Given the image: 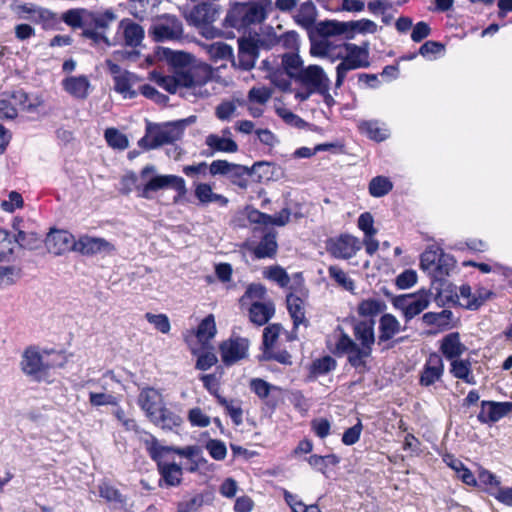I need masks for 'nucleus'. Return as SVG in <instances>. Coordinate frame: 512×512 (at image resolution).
Masks as SVG:
<instances>
[{
	"label": "nucleus",
	"instance_id": "nucleus-1",
	"mask_svg": "<svg viewBox=\"0 0 512 512\" xmlns=\"http://www.w3.org/2000/svg\"><path fill=\"white\" fill-rule=\"evenodd\" d=\"M118 16L112 8L102 11H92L85 8L67 10L61 19L72 29H80L81 36L91 40L93 45L104 44L107 47L123 44L126 47L136 48L144 38L143 28L131 19H122L118 24V31L122 38L115 36L112 39L106 35L107 30L117 20Z\"/></svg>",
	"mask_w": 512,
	"mask_h": 512
},
{
	"label": "nucleus",
	"instance_id": "nucleus-2",
	"mask_svg": "<svg viewBox=\"0 0 512 512\" xmlns=\"http://www.w3.org/2000/svg\"><path fill=\"white\" fill-rule=\"evenodd\" d=\"M163 61L171 75H162V88L170 93H175L178 87L196 91L212 78L210 66L197 63L188 52L162 47Z\"/></svg>",
	"mask_w": 512,
	"mask_h": 512
},
{
	"label": "nucleus",
	"instance_id": "nucleus-3",
	"mask_svg": "<svg viewBox=\"0 0 512 512\" xmlns=\"http://www.w3.org/2000/svg\"><path fill=\"white\" fill-rule=\"evenodd\" d=\"M374 326V319L356 320L353 323V335L359 344L344 332L336 342L337 351L346 354L348 363L360 373L368 369L367 359L372 354L376 340Z\"/></svg>",
	"mask_w": 512,
	"mask_h": 512
},
{
	"label": "nucleus",
	"instance_id": "nucleus-4",
	"mask_svg": "<svg viewBox=\"0 0 512 512\" xmlns=\"http://www.w3.org/2000/svg\"><path fill=\"white\" fill-rule=\"evenodd\" d=\"M273 10L272 0H259L249 3H235L228 11L225 22L236 29H245L262 23Z\"/></svg>",
	"mask_w": 512,
	"mask_h": 512
},
{
	"label": "nucleus",
	"instance_id": "nucleus-5",
	"mask_svg": "<svg viewBox=\"0 0 512 512\" xmlns=\"http://www.w3.org/2000/svg\"><path fill=\"white\" fill-rule=\"evenodd\" d=\"M120 183L121 193L129 194L135 190L139 197L151 199L160 190V175L155 166L147 165L139 174L127 172Z\"/></svg>",
	"mask_w": 512,
	"mask_h": 512
},
{
	"label": "nucleus",
	"instance_id": "nucleus-6",
	"mask_svg": "<svg viewBox=\"0 0 512 512\" xmlns=\"http://www.w3.org/2000/svg\"><path fill=\"white\" fill-rule=\"evenodd\" d=\"M218 17L217 5L212 3L203 2L196 5L188 16L190 24L197 28H202L203 36L206 38H215L219 35V31L210 27Z\"/></svg>",
	"mask_w": 512,
	"mask_h": 512
},
{
	"label": "nucleus",
	"instance_id": "nucleus-7",
	"mask_svg": "<svg viewBox=\"0 0 512 512\" xmlns=\"http://www.w3.org/2000/svg\"><path fill=\"white\" fill-rule=\"evenodd\" d=\"M431 292L421 290L416 294L400 295L393 299L395 308L402 310L407 321L423 312L430 304Z\"/></svg>",
	"mask_w": 512,
	"mask_h": 512
},
{
	"label": "nucleus",
	"instance_id": "nucleus-8",
	"mask_svg": "<svg viewBox=\"0 0 512 512\" xmlns=\"http://www.w3.org/2000/svg\"><path fill=\"white\" fill-rule=\"evenodd\" d=\"M295 82L321 95H325L330 88V79L323 68L318 65L305 67L295 79Z\"/></svg>",
	"mask_w": 512,
	"mask_h": 512
},
{
	"label": "nucleus",
	"instance_id": "nucleus-9",
	"mask_svg": "<svg viewBox=\"0 0 512 512\" xmlns=\"http://www.w3.org/2000/svg\"><path fill=\"white\" fill-rule=\"evenodd\" d=\"M362 248V243L358 238L349 234H342L338 237L330 238L326 242L327 252L337 259H350L356 255Z\"/></svg>",
	"mask_w": 512,
	"mask_h": 512
},
{
	"label": "nucleus",
	"instance_id": "nucleus-10",
	"mask_svg": "<svg viewBox=\"0 0 512 512\" xmlns=\"http://www.w3.org/2000/svg\"><path fill=\"white\" fill-rule=\"evenodd\" d=\"M249 341L246 338L236 337L224 341L220 345L222 361L230 366L248 356Z\"/></svg>",
	"mask_w": 512,
	"mask_h": 512
},
{
	"label": "nucleus",
	"instance_id": "nucleus-11",
	"mask_svg": "<svg viewBox=\"0 0 512 512\" xmlns=\"http://www.w3.org/2000/svg\"><path fill=\"white\" fill-rule=\"evenodd\" d=\"M74 236L66 230L52 229L46 236L45 246L49 253L62 255L68 251H75Z\"/></svg>",
	"mask_w": 512,
	"mask_h": 512
},
{
	"label": "nucleus",
	"instance_id": "nucleus-12",
	"mask_svg": "<svg viewBox=\"0 0 512 512\" xmlns=\"http://www.w3.org/2000/svg\"><path fill=\"white\" fill-rule=\"evenodd\" d=\"M512 413V402L482 401L477 418L481 423H495Z\"/></svg>",
	"mask_w": 512,
	"mask_h": 512
},
{
	"label": "nucleus",
	"instance_id": "nucleus-13",
	"mask_svg": "<svg viewBox=\"0 0 512 512\" xmlns=\"http://www.w3.org/2000/svg\"><path fill=\"white\" fill-rule=\"evenodd\" d=\"M238 44V55L237 59L233 60V65L248 71L255 65L259 55V47L252 39H239Z\"/></svg>",
	"mask_w": 512,
	"mask_h": 512
},
{
	"label": "nucleus",
	"instance_id": "nucleus-14",
	"mask_svg": "<svg viewBox=\"0 0 512 512\" xmlns=\"http://www.w3.org/2000/svg\"><path fill=\"white\" fill-rule=\"evenodd\" d=\"M443 373L444 363L441 356L437 353H432L424 364L419 383L424 387L431 386L441 379Z\"/></svg>",
	"mask_w": 512,
	"mask_h": 512
},
{
	"label": "nucleus",
	"instance_id": "nucleus-15",
	"mask_svg": "<svg viewBox=\"0 0 512 512\" xmlns=\"http://www.w3.org/2000/svg\"><path fill=\"white\" fill-rule=\"evenodd\" d=\"M138 404L153 422L160 421V392L154 388H144L138 397Z\"/></svg>",
	"mask_w": 512,
	"mask_h": 512
},
{
	"label": "nucleus",
	"instance_id": "nucleus-16",
	"mask_svg": "<svg viewBox=\"0 0 512 512\" xmlns=\"http://www.w3.org/2000/svg\"><path fill=\"white\" fill-rule=\"evenodd\" d=\"M21 368L25 374L38 378V375L46 372L50 366L43 362L40 353L35 347H29L23 353Z\"/></svg>",
	"mask_w": 512,
	"mask_h": 512
},
{
	"label": "nucleus",
	"instance_id": "nucleus-17",
	"mask_svg": "<svg viewBox=\"0 0 512 512\" xmlns=\"http://www.w3.org/2000/svg\"><path fill=\"white\" fill-rule=\"evenodd\" d=\"M122 424L127 430H135L139 434L140 442L144 444L160 471V447L157 438L146 431H138L137 424L133 419L126 418L123 420Z\"/></svg>",
	"mask_w": 512,
	"mask_h": 512
},
{
	"label": "nucleus",
	"instance_id": "nucleus-18",
	"mask_svg": "<svg viewBox=\"0 0 512 512\" xmlns=\"http://www.w3.org/2000/svg\"><path fill=\"white\" fill-rule=\"evenodd\" d=\"M402 327L398 319L390 314H383L378 323V344L387 343L402 331Z\"/></svg>",
	"mask_w": 512,
	"mask_h": 512
},
{
	"label": "nucleus",
	"instance_id": "nucleus-19",
	"mask_svg": "<svg viewBox=\"0 0 512 512\" xmlns=\"http://www.w3.org/2000/svg\"><path fill=\"white\" fill-rule=\"evenodd\" d=\"M63 89L78 100H85L89 95L91 83L87 76H70L62 81Z\"/></svg>",
	"mask_w": 512,
	"mask_h": 512
},
{
	"label": "nucleus",
	"instance_id": "nucleus-20",
	"mask_svg": "<svg viewBox=\"0 0 512 512\" xmlns=\"http://www.w3.org/2000/svg\"><path fill=\"white\" fill-rule=\"evenodd\" d=\"M286 303L294 328H298L300 325L308 327L309 321L305 316V298L295 293H289Z\"/></svg>",
	"mask_w": 512,
	"mask_h": 512
},
{
	"label": "nucleus",
	"instance_id": "nucleus-21",
	"mask_svg": "<svg viewBox=\"0 0 512 512\" xmlns=\"http://www.w3.org/2000/svg\"><path fill=\"white\" fill-rule=\"evenodd\" d=\"M112 245L103 238L82 236L75 244V251L83 255H95L109 251Z\"/></svg>",
	"mask_w": 512,
	"mask_h": 512
},
{
	"label": "nucleus",
	"instance_id": "nucleus-22",
	"mask_svg": "<svg viewBox=\"0 0 512 512\" xmlns=\"http://www.w3.org/2000/svg\"><path fill=\"white\" fill-rule=\"evenodd\" d=\"M262 168L267 170L268 166L263 163H254V165L249 168L243 165L235 164L227 178L231 181V183L245 190L249 184L248 176H250V173H257Z\"/></svg>",
	"mask_w": 512,
	"mask_h": 512
},
{
	"label": "nucleus",
	"instance_id": "nucleus-23",
	"mask_svg": "<svg viewBox=\"0 0 512 512\" xmlns=\"http://www.w3.org/2000/svg\"><path fill=\"white\" fill-rule=\"evenodd\" d=\"M276 237L277 234L274 231L265 233L260 242L251 249L255 258H273L276 255L278 249Z\"/></svg>",
	"mask_w": 512,
	"mask_h": 512
},
{
	"label": "nucleus",
	"instance_id": "nucleus-24",
	"mask_svg": "<svg viewBox=\"0 0 512 512\" xmlns=\"http://www.w3.org/2000/svg\"><path fill=\"white\" fill-rule=\"evenodd\" d=\"M183 24L174 15H162V41H180L183 39Z\"/></svg>",
	"mask_w": 512,
	"mask_h": 512
},
{
	"label": "nucleus",
	"instance_id": "nucleus-25",
	"mask_svg": "<svg viewBox=\"0 0 512 512\" xmlns=\"http://www.w3.org/2000/svg\"><path fill=\"white\" fill-rule=\"evenodd\" d=\"M205 143L210 149L204 152L206 156H213L215 152L234 153L238 150V145L234 140L216 134H209Z\"/></svg>",
	"mask_w": 512,
	"mask_h": 512
},
{
	"label": "nucleus",
	"instance_id": "nucleus-26",
	"mask_svg": "<svg viewBox=\"0 0 512 512\" xmlns=\"http://www.w3.org/2000/svg\"><path fill=\"white\" fill-rule=\"evenodd\" d=\"M440 349L447 359L454 360L465 352L466 347L461 343L459 333L453 332L442 339Z\"/></svg>",
	"mask_w": 512,
	"mask_h": 512
},
{
	"label": "nucleus",
	"instance_id": "nucleus-27",
	"mask_svg": "<svg viewBox=\"0 0 512 512\" xmlns=\"http://www.w3.org/2000/svg\"><path fill=\"white\" fill-rule=\"evenodd\" d=\"M275 308L273 303L254 302L249 310L250 320L254 324L261 326L266 324L274 315Z\"/></svg>",
	"mask_w": 512,
	"mask_h": 512
},
{
	"label": "nucleus",
	"instance_id": "nucleus-28",
	"mask_svg": "<svg viewBox=\"0 0 512 512\" xmlns=\"http://www.w3.org/2000/svg\"><path fill=\"white\" fill-rule=\"evenodd\" d=\"M295 22L305 29L311 28L317 18V9L311 0L303 2L294 15Z\"/></svg>",
	"mask_w": 512,
	"mask_h": 512
},
{
	"label": "nucleus",
	"instance_id": "nucleus-29",
	"mask_svg": "<svg viewBox=\"0 0 512 512\" xmlns=\"http://www.w3.org/2000/svg\"><path fill=\"white\" fill-rule=\"evenodd\" d=\"M195 197L203 205L218 203L220 206H226L228 203V199L225 196L214 193L212 187L207 183H200L196 186Z\"/></svg>",
	"mask_w": 512,
	"mask_h": 512
},
{
	"label": "nucleus",
	"instance_id": "nucleus-30",
	"mask_svg": "<svg viewBox=\"0 0 512 512\" xmlns=\"http://www.w3.org/2000/svg\"><path fill=\"white\" fill-rule=\"evenodd\" d=\"M186 125V120H178L162 124V146L165 144H172L179 140Z\"/></svg>",
	"mask_w": 512,
	"mask_h": 512
},
{
	"label": "nucleus",
	"instance_id": "nucleus-31",
	"mask_svg": "<svg viewBox=\"0 0 512 512\" xmlns=\"http://www.w3.org/2000/svg\"><path fill=\"white\" fill-rule=\"evenodd\" d=\"M216 332L214 316L210 314L200 322L196 331V337L204 347H208V342L214 338Z\"/></svg>",
	"mask_w": 512,
	"mask_h": 512
},
{
	"label": "nucleus",
	"instance_id": "nucleus-32",
	"mask_svg": "<svg viewBox=\"0 0 512 512\" xmlns=\"http://www.w3.org/2000/svg\"><path fill=\"white\" fill-rule=\"evenodd\" d=\"M386 309V304L379 299L369 298L362 300L357 307V312L362 317H368V319H373V317L382 313Z\"/></svg>",
	"mask_w": 512,
	"mask_h": 512
},
{
	"label": "nucleus",
	"instance_id": "nucleus-33",
	"mask_svg": "<svg viewBox=\"0 0 512 512\" xmlns=\"http://www.w3.org/2000/svg\"><path fill=\"white\" fill-rule=\"evenodd\" d=\"M450 372L455 378L461 379L468 384L476 383L471 372V363L469 360L454 359L451 362Z\"/></svg>",
	"mask_w": 512,
	"mask_h": 512
},
{
	"label": "nucleus",
	"instance_id": "nucleus-34",
	"mask_svg": "<svg viewBox=\"0 0 512 512\" xmlns=\"http://www.w3.org/2000/svg\"><path fill=\"white\" fill-rule=\"evenodd\" d=\"M140 148L150 150L160 146V125L147 122L146 133L138 141Z\"/></svg>",
	"mask_w": 512,
	"mask_h": 512
},
{
	"label": "nucleus",
	"instance_id": "nucleus-35",
	"mask_svg": "<svg viewBox=\"0 0 512 512\" xmlns=\"http://www.w3.org/2000/svg\"><path fill=\"white\" fill-rule=\"evenodd\" d=\"M358 68H366V63L355 60L347 54V56L342 60V62H340L336 67L337 76L335 86L337 88L341 87L346 77V74L349 71Z\"/></svg>",
	"mask_w": 512,
	"mask_h": 512
},
{
	"label": "nucleus",
	"instance_id": "nucleus-36",
	"mask_svg": "<svg viewBox=\"0 0 512 512\" xmlns=\"http://www.w3.org/2000/svg\"><path fill=\"white\" fill-rule=\"evenodd\" d=\"M455 267V260L453 256L444 253L442 250L439 251L437 257V263L435 271L433 272L432 278L434 280H442L448 276L450 271Z\"/></svg>",
	"mask_w": 512,
	"mask_h": 512
},
{
	"label": "nucleus",
	"instance_id": "nucleus-37",
	"mask_svg": "<svg viewBox=\"0 0 512 512\" xmlns=\"http://www.w3.org/2000/svg\"><path fill=\"white\" fill-rule=\"evenodd\" d=\"M134 78H136V76L128 71H124L121 75L114 76L115 91L122 94L125 98L135 97L136 92L131 89Z\"/></svg>",
	"mask_w": 512,
	"mask_h": 512
},
{
	"label": "nucleus",
	"instance_id": "nucleus-38",
	"mask_svg": "<svg viewBox=\"0 0 512 512\" xmlns=\"http://www.w3.org/2000/svg\"><path fill=\"white\" fill-rule=\"evenodd\" d=\"M282 66L286 72V74L291 79H296L301 71L305 68L303 67V61L298 54L295 53H286L282 56Z\"/></svg>",
	"mask_w": 512,
	"mask_h": 512
},
{
	"label": "nucleus",
	"instance_id": "nucleus-39",
	"mask_svg": "<svg viewBox=\"0 0 512 512\" xmlns=\"http://www.w3.org/2000/svg\"><path fill=\"white\" fill-rule=\"evenodd\" d=\"M368 189L371 196L380 198L393 189V183L387 177L376 176L369 182Z\"/></svg>",
	"mask_w": 512,
	"mask_h": 512
},
{
	"label": "nucleus",
	"instance_id": "nucleus-40",
	"mask_svg": "<svg viewBox=\"0 0 512 512\" xmlns=\"http://www.w3.org/2000/svg\"><path fill=\"white\" fill-rule=\"evenodd\" d=\"M317 32L325 37L341 35L348 32L347 22L323 21L318 24Z\"/></svg>",
	"mask_w": 512,
	"mask_h": 512
},
{
	"label": "nucleus",
	"instance_id": "nucleus-41",
	"mask_svg": "<svg viewBox=\"0 0 512 512\" xmlns=\"http://www.w3.org/2000/svg\"><path fill=\"white\" fill-rule=\"evenodd\" d=\"M452 320V311L446 309L439 313L427 312L422 316V321L427 325L448 326Z\"/></svg>",
	"mask_w": 512,
	"mask_h": 512
},
{
	"label": "nucleus",
	"instance_id": "nucleus-42",
	"mask_svg": "<svg viewBox=\"0 0 512 512\" xmlns=\"http://www.w3.org/2000/svg\"><path fill=\"white\" fill-rule=\"evenodd\" d=\"M14 244L17 243L21 248L34 250L37 249L41 243V239L35 232H25L19 230L15 235Z\"/></svg>",
	"mask_w": 512,
	"mask_h": 512
},
{
	"label": "nucleus",
	"instance_id": "nucleus-43",
	"mask_svg": "<svg viewBox=\"0 0 512 512\" xmlns=\"http://www.w3.org/2000/svg\"><path fill=\"white\" fill-rule=\"evenodd\" d=\"M182 468L177 464L162 465V479L169 486H178L182 480Z\"/></svg>",
	"mask_w": 512,
	"mask_h": 512
},
{
	"label": "nucleus",
	"instance_id": "nucleus-44",
	"mask_svg": "<svg viewBox=\"0 0 512 512\" xmlns=\"http://www.w3.org/2000/svg\"><path fill=\"white\" fill-rule=\"evenodd\" d=\"M22 277V268L15 265L0 266V286H10Z\"/></svg>",
	"mask_w": 512,
	"mask_h": 512
},
{
	"label": "nucleus",
	"instance_id": "nucleus-45",
	"mask_svg": "<svg viewBox=\"0 0 512 512\" xmlns=\"http://www.w3.org/2000/svg\"><path fill=\"white\" fill-rule=\"evenodd\" d=\"M328 274L339 286L347 291L354 289L353 280L347 275V273L336 265H332L328 268Z\"/></svg>",
	"mask_w": 512,
	"mask_h": 512
},
{
	"label": "nucleus",
	"instance_id": "nucleus-46",
	"mask_svg": "<svg viewBox=\"0 0 512 512\" xmlns=\"http://www.w3.org/2000/svg\"><path fill=\"white\" fill-rule=\"evenodd\" d=\"M105 139L109 146L115 149L124 150L128 147L129 141L126 135L115 128H108L105 131Z\"/></svg>",
	"mask_w": 512,
	"mask_h": 512
},
{
	"label": "nucleus",
	"instance_id": "nucleus-47",
	"mask_svg": "<svg viewBox=\"0 0 512 512\" xmlns=\"http://www.w3.org/2000/svg\"><path fill=\"white\" fill-rule=\"evenodd\" d=\"M362 132L366 133L367 136L375 141H383L388 137V131L381 128L378 122L367 121L360 125Z\"/></svg>",
	"mask_w": 512,
	"mask_h": 512
},
{
	"label": "nucleus",
	"instance_id": "nucleus-48",
	"mask_svg": "<svg viewBox=\"0 0 512 512\" xmlns=\"http://www.w3.org/2000/svg\"><path fill=\"white\" fill-rule=\"evenodd\" d=\"M477 485L484 487L489 493L495 491L500 486V480L492 472L486 469H479Z\"/></svg>",
	"mask_w": 512,
	"mask_h": 512
},
{
	"label": "nucleus",
	"instance_id": "nucleus-49",
	"mask_svg": "<svg viewBox=\"0 0 512 512\" xmlns=\"http://www.w3.org/2000/svg\"><path fill=\"white\" fill-rule=\"evenodd\" d=\"M169 188L174 189L177 192V195L174 196L175 200L177 197L183 196L186 193L185 181L182 177L162 175V190Z\"/></svg>",
	"mask_w": 512,
	"mask_h": 512
},
{
	"label": "nucleus",
	"instance_id": "nucleus-50",
	"mask_svg": "<svg viewBox=\"0 0 512 512\" xmlns=\"http://www.w3.org/2000/svg\"><path fill=\"white\" fill-rule=\"evenodd\" d=\"M264 276L278 283L281 287H286L290 282V277L287 272L280 266L269 267L264 271Z\"/></svg>",
	"mask_w": 512,
	"mask_h": 512
},
{
	"label": "nucleus",
	"instance_id": "nucleus-51",
	"mask_svg": "<svg viewBox=\"0 0 512 512\" xmlns=\"http://www.w3.org/2000/svg\"><path fill=\"white\" fill-rule=\"evenodd\" d=\"M493 295V292L484 288L479 287L476 289V291L473 293V297L471 300L466 302L465 307L470 310H477L479 307H481L491 296Z\"/></svg>",
	"mask_w": 512,
	"mask_h": 512
},
{
	"label": "nucleus",
	"instance_id": "nucleus-52",
	"mask_svg": "<svg viewBox=\"0 0 512 512\" xmlns=\"http://www.w3.org/2000/svg\"><path fill=\"white\" fill-rule=\"evenodd\" d=\"M438 254L439 252L436 250H425L420 258L421 269L431 277L435 271Z\"/></svg>",
	"mask_w": 512,
	"mask_h": 512
},
{
	"label": "nucleus",
	"instance_id": "nucleus-53",
	"mask_svg": "<svg viewBox=\"0 0 512 512\" xmlns=\"http://www.w3.org/2000/svg\"><path fill=\"white\" fill-rule=\"evenodd\" d=\"M348 32L375 33L377 24L369 19L347 22Z\"/></svg>",
	"mask_w": 512,
	"mask_h": 512
},
{
	"label": "nucleus",
	"instance_id": "nucleus-54",
	"mask_svg": "<svg viewBox=\"0 0 512 512\" xmlns=\"http://www.w3.org/2000/svg\"><path fill=\"white\" fill-rule=\"evenodd\" d=\"M205 447L213 459L218 461L225 459L227 454V448L223 441L217 439H210L206 443Z\"/></svg>",
	"mask_w": 512,
	"mask_h": 512
},
{
	"label": "nucleus",
	"instance_id": "nucleus-55",
	"mask_svg": "<svg viewBox=\"0 0 512 512\" xmlns=\"http://www.w3.org/2000/svg\"><path fill=\"white\" fill-rule=\"evenodd\" d=\"M250 389L261 399L267 398L272 390H277L276 386H273L260 378H254L250 381Z\"/></svg>",
	"mask_w": 512,
	"mask_h": 512
},
{
	"label": "nucleus",
	"instance_id": "nucleus-56",
	"mask_svg": "<svg viewBox=\"0 0 512 512\" xmlns=\"http://www.w3.org/2000/svg\"><path fill=\"white\" fill-rule=\"evenodd\" d=\"M14 251V241L6 230L0 229V261L7 260Z\"/></svg>",
	"mask_w": 512,
	"mask_h": 512
},
{
	"label": "nucleus",
	"instance_id": "nucleus-57",
	"mask_svg": "<svg viewBox=\"0 0 512 512\" xmlns=\"http://www.w3.org/2000/svg\"><path fill=\"white\" fill-rule=\"evenodd\" d=\"M347 53L350 57H352L355 60L365 62L366 67L369 66V52H368V44H365L364 46H357L356 44H345Z\"/></svg>",
	"mask_w": 512,
	"mask_h": 512
},
{
	"label": "nucleus",
	"instance_id": "nucleus-58",
	"mask_svg": "<svg viewBox=\"0 0 512 512\" xmlns=\"http://www.w3.org/2000/svg\"><path fill=\"white\" fill-rule=\"evenodd\" d=\"M204 503V498L201 494L194 495L190 499L183 500L177 505V512H196Z\"/></svg>",
	"mask_w": 512,
	"mask_h": 512
},
{
	"label": "nucleus",
	"instance_id": "nucleus-59",
	"mask_svg": "<svg viewBox=\"0 0 512 512\" xmlns=\"http://www.w3.org/2000/svg\"><path fill=\"white\" fill-rule=\"evenodd\" d=\"M99 494L102 498L106 499L109 502L119 503L121 505L125 504V498L123 495L114 487L109 485H101L99 487Z\"/></svg>",
	"mask_w": 512,
	"mask_h": 512
},
{
	"label": "nucleus",
	"instance_id": "nucleus-60",
	"mask_svg": "<svg viewBox=\"0 0 512 512\" xmlns=\"http://www.w3.org/2000/svg\"><path fill=\"white\" fill-rule=\"evenodd\" d=\"M282 327L279 324H271L264 329L263 345L266 349L271 348L281 333Z\"/></svg>",
	"mask_w": 512,
	"mask_h": 512
},
{
	"label": "nucleus",
	"instance_id": "nucleus-61",
	"mask_svg": "<svg viewBox=\"0 0 512 512\" xmlns=\"http://www.w3.org/2000/svg\"><path fill=\"white\" fill-rule=\"evenodd\" d=\"M272 92L270 89L265 87H253L248 93V99L250 102L258 104H265L271 98Z\"/></svg>",
	"mask_w": 512,
	"mask_h": 512
},
{
	"label": "nucleus",
	"instance_id": "nucleus-62",
	"mask_svg": "<svg viewBox=\"0 0 512 512\" xmlns=\"http://www.w3.org/2000/svg\"><path fill=\"white\" fill-rule=\"evenodd\" d=\"M374 219L371 213H362L358 218V228L364 232L365 236H375L377 230L373 226Z\"/></svg>",
	"mask_w": 512,
	"mask_h": 512
},
{
	"label": "nucleus",
	"instance_id": "nucleus-63",
	"mask_svg": "<svg viewBox=\"0 0 512 512\" xmlns=\"http://www.w3.org/2000/svg\"><path fill=\"white\" fill-rule=\"evenodd\" d=\"M417 282V273L412 269L403 271L396 277V285L400 289H408Z\"/></svg>",
	"mask_w": 512,
	"mask_h": 512
},
{
	"label": "nucleus",
	"instance_id": "nucleus-64",
	"mask_svg": "<svg viewBox=\"0 0 512 512\" xmlns=\"http://www.w3.org/2000/svg\"><path fill=\"white\" fill-rule=\"evenodd\" d=\"M234 165V163L226 160H215L210 164L209 172L213 176L222 175L228 177Z\"/></svg>",
	"mask_w": 512,
	"mask_h": 512
}]
</instances>
